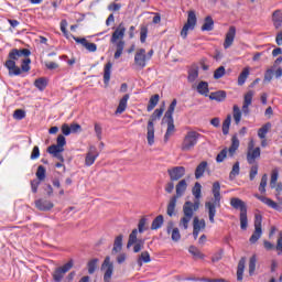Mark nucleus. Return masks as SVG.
<instances>
[{
  "mask_svg": "<svg viewBox=\"0 0 282 282\" xmlns=\"http://www.w3.org/2000/svg\"><path fill=\"white\" fill-rule=\"evenodd\" d=\"M30 54H32V52L28 48H12L9 52L8 61L4 63V66L9 69L10 76H21V68L17 66V61L23 57L28 58Z\"/></svg>",
  "mask_w": 282,
  "mask_h": 282,
  "instance_id": "1",
  "label": "nucleus"
},
{
  "mask_svg": "<svg viewBox=\"0 0 282 282\" xmlns=\"http://www.w3.org/2000/svg\"><path fill=\"white\" fill-rule=\"evenodd\" d=\"M214 199L205 203V208L208 213L210 224L215 223V215H217V208H221V184L215 182L212 187Z\"/></svg>",
  "mask_w": 282,
  "mask_h": 282,
  "instance_id": "2",
  "label": "nucleus"
},
{
  "mask_svg": "<svg viewBox=\"0 0 282 282\" xmlns=\"http://www.w3.org/2000/svg\"><path fill=\"white\" fill-rule=\"evenodd\" d=\"M124 32H127V28H124V24L120 23L110 39V43L116 47V59L120 58V56H122V52H124V41L122 40L124 39Z\"/></svg>",
  "mask_w": 282,
  "mask_h": 282,
  "instance_id": "3",
  "label": "nucleus"
},
{
  "mask_svg": "<svg viewBox=\"0 0 282 282\" xmlns=\"http://www.w3.org/2000/svg\"><path fill=\"white\" fill-rule=\"evenodd\" d=\"M164 113V108L155 109L154 112L151 115L148 126H147V140L149 147H153L155 144V123L162 115Z\"/></svg>",
  "mask_w": 282,
  "mask_h": 282,
  "instance_id": "4",
  "label": "nucleus"
},
{
  "mask_svg": "<svg viewBox=\"0 0 282 282\" xmlns=\"http://www.w3.org/2000/svg\"><path fill=\"white\" fill-rule=\"evenodd\" d=\"M175 107H177V99H173L171 105L169 106L165 115L164 120L167 124L166 132L164 134V142L171 140L172 135L175 134V121L173 120V113L175 112Z\"/></svg>",
  "mask_w": 282,
  "mask_h": 282,
  "instance_id": "5",
  "label": "nucleus"
},
{
  "mask_svg": "<svg viewBox=\"0 0 282 282\" xmlns=\"http://www.w3.org/2000/svg\"><path fill=\"white\" fill-rule=\"evenodd\" d=\"M199 138H202V134L197 131H188L181 144V151L188 152L193 151L195 147H197V142H199Z\"/></svg>",
  "mask_w": 282,
  "mask_h": 282,
  "instance_id": "6",
  "label": "nucleus"
},
{
  "mask_svg": "<svg viewBox=\"0 0 282 282\" xmlns=\"http://www.w3.org/2000/svg\"><path fill=\"white\" fill-rule=\"evenodd\" d=\"M74 268V260H69L62 267L55 268V270L52 272V279L54 282H63V279H65L66 272H69Z\"/></svg>",
  "mask_w": 282,
  "mask_h": 282,
  "instance_id": "7",
  "label": "nucleus"
},
{
  "mask_svg": "<svg viewBox=\"0 0 282 282\" xmlns=\"http://www.w3.org/2000/svg\"><path fill=\"white\" fill-rule=\"evenodd\" d=\"M196 25H197V15L195 14V11H189L187 17V22L184 24L181 31L182 39H186V36H188V31L195 30Z\"/></svg>",
  "mask_w": 282,
  "mask_h": 282,
  "instance_id": "8",
  "label": "nucleus"
},
{
  "mask_svg": "<svg viewBox=\"0 0 282 282\" xmlns=\"http://www.w3.org/2000/svg\"><path fill=\"white\" fill-rule=\"evenodd\" d=\"M101 270L104 273V282H111V276H113V262H111V257L107 256L101 264Z\"/></svg>",
  "mask_w": 282,
  "mask_h": 282,
  "instance_id": "9",
  "label": "nucleus"
},
{
  "mask_svg": "<svg viewBox=\"0 0 282 282\" xmlns=\"http://www.w3.org/2000/svg\"><path fill=\"white\" fill-rule=\"evenodd\" d=\"M197 210H199V200H194V203L187 200L183 205V215H185L186 217L193 218Z\"/></svg>",
  "mask_w": 282,
  "mask_h": 282,
  "instance_id": "10",
  "label": "nucleus"
},
{
  "mask_svg": "<svg viewBox=\"0 0 282 282\" xmlns=\"http://www.w3.org/2000/svg\"><path fill=\"white\" fill-rule=\"evenodd\" d=\"M167 175H170L171 182H177L186 175V167L184 166H174L167 170Z\"/></svg>",
  "mask_w": 282,
  "mask_h": 282,
  "instance_id": "11",
  "label": "nucleus"
},
{
  "mask_svg": "<svg viewBox=\"0 0 282 282\" xmlns=\"http://www.w3.org/2000/svg\"><path fill=\"white\" fill-rule=\"evenodd\" d=\"M134 65L137 69H144L147 67V50L139 48L134 55Z\"/></svg>",
  "mask_w": 282,
  "mask_h": 282,
  "instance_id": "12",
  "label": "nucleus"
},
{
  "mask_svg": "<svg viewBox=\"0 0 282 282\" xmlns=\"http://www.w3.org/2000/svg\"><path fill=\"white\" fill-rule=\"evenodd\" d=\"M235 36H237V28L230 26L225 36L224 47L228 50L235 43Z\"/></svg>",
  "mask_w": 282,
  "mask_h": 282,
  "instance_id": "13",
  "label": "nucleus"
},
{
  "mask_svg": "<svg viewBox=\"0 0 282 282\" xmlns=\"http://www.w3.org/2000/svg\"><path fill=\"white\" fill-rule=\"evenodd\" d=\"M274 69H275V72H274ZM274 75H275V78H281V76H282V68L279 67L276 69L275 66H272L271 68L267 69L265 73H264L263 82L264 83H270L272 80V78H274Z\"/></svg>",
  "mask_w": 282,
  "mask_h": 282,
  "instance_id": "14",
  "label": "nucleus"
},
{
  "mask_svg": "<svg viewBox=\"0 0 282 282\" xmlns=\"http://www.w3.org/2000/svg\"><path fill=\"white\" fill-rule=\"evenodd\" d=\"M98 155L99 153L96 147H90L85 158V165L91 166L94 162H96V160L98 159Z\"/></svg>",
  "mask_w": 282,
  "mask_h": 282,
  "instance_id": "15",
  "label": "nucleus"
},
{
  "mask_svg": "<svg viewBox=\"0 0 282 282\" xmlns=\"http://www.w3.org/2000/svg\"><path fill=\"white\" fill-rule=\"evenodd\" d=\"M74 41L83 45L88 52H96L98 50V45L96 43L88 42L85 37H76L73 36Z\"/></svg>",
  "mask_w": 282,
  "mask_h": 282,
  "instance_id": "16",
  "label": "nucleus"
},
{
  "mask_svg": "<svg viewBox=\"0 0 282 282\" xmlns=\"http://www.w3.org/2000/svg\"><path fill=\"white\" fill-rule=\"evenodd\" d=\"M259 158H261V148H254V150L247 151L248 164H254Z\"/></svg>",
  "mask_w": 282,
  "mask_h": 282,
  "instance_id": "17",
  "label": "nucleus"
},
{
  "mask_svg": "<svg viewBox=\"0 0 282 282\" xmlns=\"http://www.w3.org/2000/svg\"><path fill=\"white\" fill-rule=\"evenodd\" d=\"M256 199H259L262 202V204H265V206H269L270 208H273V210H280L281 207H279V204L276 202L272 200L271 198H268L265 196L254 194Z\"/></svg>",
  "mask_w": 282,
  "mask_h": 282,
  "instance_id": "18",
  "label": "nucleus"
},
{
  "mask_svg": "<svg viewBox=\"0 0 282 282\" xmlns=\"http://www.w3.org/2000/svg\"><path fill=\"white\" fill-rule=\"evenodd\" d=\"M35 207L37 208V210L47 212V210H52V208H54V203H52L47 199H37V200H35Z\"/></svg>",
  "mask_w": 282,
  "mask_h": 282,
  "instance_id": "19",
  "label": "nucleus"
},
{
  "mask_svg": "<svg viewBox=\"0 0 282 282\" xmlns=\"http://www.w3.org/2000/svg\"><path fill=\"white\" fill-rule=\"evenodd\" d=\"M230 204L232 208L239 209L240 213H248V207L246 206V203L240 198H237V197L231 198Z\"/></svg>",
  "mask_w": 282,
  "mask_h": 282,
  "instance_id": "20",
  "label": "nucleus"
},
{
  "mask_svg": "<svg viewBox=\"0 0 282 282\" xmlns=\"http://www.w3.org/2000/svg\"><path fill=\"white\" fill-rule=\"evenodd\" d=\"M208 169V162L202 161L195 170V178L202 180L204 177V173H206V170Z\"/></svg>",
  "mask_w": 282,
  "mask_h": 282,
  "instance_id": "21",
  "label": "nucleus"
},
{
  "mask_svg": "<svg viewBox=\"0 0 282 282\" xmlns=\"http://www.w3.org/2000/svg\"><path fill=\"white\" fill-rule=\"evenodd\" d=\"M187 188H188V183H186V180H181L176 184V195H174V197L180 199V197H182L184 193H186Z\"/></svg>",
  "mask_w": 282,
  "mask_h": 282,
  "instance_id": "22",
  "label": "nucleus"
},
{
  "mask_svg": "<svg viewBox=\"0 0 282 282\" xmlns=\"http://www.w3.org/2000/svg\"><path fill=\"white\" fill-rule=\"evenodd\" d=\"M65 144H67V140L65 139V135L59 134L57 137V144H52L51 147H48V149H52L53 151H56V150L65 151V148H64Z\"/></svg>",
  "mask_w": 282,
  "mask_h": 282,
  "instance_id": "23",
  "label": "nucleus"
},
{
  "mask_svg": "<svg viewBox=\"0 0 282 282\" xmlns=\"http://www.w3.org/2000/svg\"><path fill=\"white\" fill-rule=\"evenodd\" d=\"M214 29H215V21L213 20V17L207 15L205 18V22L202 25L200 30L202 32H213Z\"/></svg>",
  "mask_w": 282,
  "mask_h": 282,
  "instance_id": "24",
  "label": "nucleus"
},
{
  "mask_svg": "<svg viewBox=\"0 0 282 282\" xmlns=\"http://www.w3.org/2000/svg\"><path fill=\"white\" fill-rule=\"evenodd\" d=\"M272 21L275 30H282V12L280 10L273 12Z\"/></svg>",
  "mask_w": 282,
  "mask_h": 282,
  "instance_id": "25",
  "label": "nucleus"
},
{
  "mask_svg": "<svg viewBox=\"0 0 282 282\" xmlns=\"http://www.w3.org/2000/svg\"><path fill=\"white\" fill-rule=\"evenodd\" d=\"M246 270V257H242L238 262L237 281H243V271Z\"/></svg>",
  "mask_w": 282,
  "mask_h": 282,
  "instance_id": "26",
  "label": "nucleus"
},
{
  "mask_svg": "<svg viewBox=\"0 0 282 282\" xmlns=\"http://www.w3.org/2000/svg\"><path fill=\"white\" fill-rule=\"evenodd\" d=\"M113 67V64L111 62H108L104 67V83L105 85H109V82L111 80V68Z\"/></svg>",
  "mask_w": 282,
  "mask_h": 282,
  "instance_id": "27",
  "label": "nucleus"
},
{
  "mask_svg": "<svg viewBox=\"0 0 282 282\" xmlns=\"http://www.w3.org/2000/svg\"><path fill=\"white\" fill-rule=\"evenodd\" d=\"M124 236L122 235H119L115 238V241H113V248H112V251H111V254H118V252H121L122 250V239H123Z\"/></svg>",
  "mask_w": 282,
  "mask_h": 282,
  "instance_id": "28",
  "label": "nucleus"
},
{
  "mask_svg": "<svg viewBox=\"0 0 282 282\" xmlns=\"http://www.w3.org/2000/svg\"><path fill=\"white\" fill-rule=\"evenodd\" d=\"M127 102H129V94H126L119 101L116 113H124L127 111Z\"/></svg>",
  "mask_w": 282,
  "mask_h": 282,
  "instance_id": "29",
  "label": "nucleus"
},
{
  "mask_svg": "<svg viewBox=\"0 0 282 282\" xmlns=\"http://www.w3.org/2000/svg\"><path fill=\"white\" fill-rule=\"evenodd\" d=\"M209 100H216L217 102H224L226 100V91L218 90L215 93H210Z\"/></svg>",
  "mask_w": 282,
  "mask_h": 282,
  "instance_id": "30",
  "label": "nucleus"
},
{
  "mask_svg": "<svg viewBox=\"0 0 282 282\" xmlns=\"http://www.w3.org/2000/svg\"><path fill=\"white\" fill-rule=\"evenodd\" d=\"M177 199L178 198L176 196L171 197L166 209L169 217H173V215H175V206H177Z\"/></svg>",
  "mask_w": 282,
  "mask_h": 282,
  "instance_id": "31",
  "label": "nucleus"
},
{
  "mask_svg": "<svg viewBox=\"0 0 282 282\" xmlns=\"http://www.w3.org/2000/svg\"><path fill=\"white\" fill-rule=\"evenodd\" d=\"M272 129V123L267 122L258 130V138L260 140H265V135H268L269 131Z\"/></svg>",
  "mask_w": 282,
  "mask_h": 282,
  "instance_id": "32",
  "label": "nucleus"
},
{
  "mask_svg": "<svg viewBox=\"0 0 282 282\" xmlns=\"http://www.w3.org/2000/svg\"><path fill=\"white\" fill-rule=\"evenodd\" d=\"M162 226H164V216L159 215L153 219L151 230H160Z\"/></svg>",
  "mask_w": 282,
  "mask_h": 282,
  "instance_id": "33",
  "label": "nucleus"
},
{
  "mask_svg": "<svg viewBox=\"0 0 282 282\" xmlns=\"http://www.w3.org/2000/svg\"><path fill=\"white\" fill-rule=\"evenodd\" d=\"M138 265L142 267V263H151V254L149 251H143L137 260Z\"/></svg>",
  "mask_w": 282,
  "mask_h": 282,
  "instance_id": "34",
  "label": "nucleus"
},
{
  "mask_svg": "<svg viewBox=\"0 0 282 282\" xmlns=\"http://www.w3.org/2000/svg\"><path fill=\"white\" fill-rule=\"evenodd\" d=\"M248 76H250V68L246 67L242 69L240 75L238 76V85H246V80H248Z\"/></svg>",
  "mask_w": 282,
  "mask_h": 282,
  "instance_id": "35",
  "label": "nucleus"
},
{
  "mask_svg": "<svg viewBox=\"0 0 282 282\" xmlns=\"http://www.w3.org/2000/svg\"><path fill=\"white\" fill-rule=\"evenodd\" d=\"M160 102V95H153L150 100H149V105L147 107V111H152L155 109V107H158V104Z\"/></svg>",
  "mask_w": 282,
  "mask_h": 282,
  "instance_id": "36",
  "label": "nucleus"
},
{
  "mask_svg": "<svg viewBox=\"0 0 282 282\" xmlns=\"http://www.w3.org/2000/svg\"><path fill=\"white\" fill-rule=\"evenodd\" d=\"M34 86H35L36 89H39L40 91H44L45 87H47V78H45V77H40V78L35 79Z\"/></svg>",
  "mask_w": 282,
  "mask_h": 282,
  "instance_id": "37",
  "label": "nucleus"
},
{
  "mask_svg": "<svg viewBox=\"0 0 282 282\" xmlns=\"http://www.w3.org/2000/svg\"><path fill=\"white\" fill-rule=\"evenodd\" d=\"M196 89L200 94V96H208V93L210 91L206 82L198 83Z\"/></svg>",
  "mask_w": 282,
  "mask_h": 282,
  "instance_id": "38",
  "label": "nucleus"
},
{
  "mask_svg": "<svg viewBox=\"0 0 282 282\" xmlns=\"http://www.w3.org/2000/svg\"><path fill=\"white\" fill-rule=\"evenodd\" d=\"M197 78H199V69H197V67L191 68L188 70V83H195V80H197Z\"/></svg>",
  "mask_w": 282,
  "mask_h": 282,
  "instance_id": "39",
  "label": "nucleus"
},
{
  "mask_svg": "<svg viewBox=\"0 0 282 282\" xmlns=\"http://www.w3.org/2000/svg\"><path fill=\"white\" fill-rule=\"evenodd\" d=\"M230 122H232V116L228 115L223 122V133L224 135H228L230 131Z\"/></svg>",
  "mask_w": 282,
  "mask_h": 282,
  "instance_id": "40",
  "label": "nucleus"
},
{
  "mask_svg": "<svg viewBox=\"0 0 282 282\" xmlns=\"http://www.w3.org/2000/svg\"><path fill=\"white\" fill-rule=\"evenodd\" d=\"M134 243H138V229H133L129 235L127 248H131Z\"/></svg>",
  "mask_w": 282,
  "mask_h": 282,
  "instance_id": "41",
  "label": "nucleus"
},
{
  "mask_svg": "<svg viewBox=\"0 0 282 282\" xmlns=\"http://www.w3.org/2000/svg\"><path fill=\"white\" fill-rule=\"evenodd\" d=\"M138 232L142 234L147 230H149V224H148V219L147 217H142L140 220H139V224H138Z\"/></svg>",
  "mask_w": 282,
  "mask_h": 282,
  "instance_id": "42",
  "label": "nucleus"
},
{
  "mask_svg": "<svg viewBox=\"0 0 282 282\" xmlns=\"http://www.w3.org/2000/svg\"><path fill=\"white\" fill-rule=\"evenodd\" d=\"M192 193L195 197V202H199V199L202 198V184L195 183Z\"/></svg>",
  "mask_w": 282,
  "mask_h": 282,
  "instance_id": "43",
  "label": "nucleus"
},
{
  "mask_svg": "<svg viewBox=\"0 0 282 282\" xmlns=\"http://www.w3.org/2000/svg\"><path fill=\"white\" fill-rule=\"evenodd\" d=\"M63 151L65 150H52L51 148H47V153H50L51 155H53V158H56L57 160H59V162H65V158H63Z\"/></svg>",
  "mask_w": 282,
  "mask_h": 282,
  "instance_id": "44",
  "label": "nucleus"
},
{
  "mask_svg": "<svg viewBox=\"0 0 282 282\" xmlns=\"http://www.w3.org/2000/svg\"><path fill=\"white\" fill-rule=\"evenodd\" d=\"M240 228L247 230L248 228V212L240 213Z\"/></svg>",
  "mask_w": 282,
  "mask_h": 282,
  "instance_id": "45",
  "label": "nucleus"
},
{
  "mask_svg": "<svg viewBox=\"0 0 282 282\" xmlns=\"http://www.w3.org/2000/svg\"><path fill=\"white\" fill-rule=\"evenodd\" d=\"M87 268H88V274H94V272H96V269L98 268V258L91 259L87 263Z\"/></svg>",
  "mask_w": 282,
  "mask_h": 282,
  "instance_id": "46",
  "label": "nucleus"
},
{
  "mask_svg": "<svg viewBox=\"0 0 282 282\" xmlns=\"http://www.w3.org/2000/svg\"><path fill=\"white\" fill-rule=\"evenodd\" d=\"M257 270V256H252L249 260V275L252 276Z\"/></svg>",
  "mask_w": 282,
  "mask_h": 282,
  "instance_id": "47",
  "label": "nucleus"
},
{
  "mask_svg": "<svg viewBox=\"0 0 282 282\" xmlns=\"http://www.w3.org/2000/svg\"><path fill=\"white\" fill-rule=\"evenodd\" d=\"M195 227L198 228V231L204 230V228H206V220H204V219L199 220V218L195 217L194 221H193L194 230H195Z\"/></svg>",
  "mask_w": 282,
  "mask_h": 282,
  "instance_id": "48",
  "label": "nucleus"
},
{
  "mask_svg": "<svg viewBox=\"0 0 282 282\" xmlns=\"http://www.w3.org/2000/svg\"><path fill=\"white\" fill-rule=\"evenodd\" d=\"M232 111H234V120L236 124H239V122H241V109L239 108V106L235 105L232 108Z\"/></svg>",
  "mask_w": 282,
  "mask_h": 282,
  "instance_id": "49",
  "label": "nucleus"
},
{
  "mask_svg": "<svg viewBox=\"0 0 282 282\" xmlns=\"http://www.w3.org/2000/svg\"><path fill=\"white\" fill-rule=\"evenodd\" d=\"M189 254H193L196 259H204V253L197 249L195 246H191L188 249Z\"/></svg>",
  "mask_w": 282,
  "mask_h": 282,
  "instance_id": "50",
  "label": "nucleus"
},
{
  "mask_svg": "<svg viewBox=\"0 0 282 282\" xmlns=\"http://www.w3.org/2000/svg\"><path fill=\"white\" fill-rule=\"evenodd\" d=\"M31 63H32V59H30V57H24L23 59H22V64H21V72H30V69H31V67H30V65H31Z\"/></svg>",
  "mask_w": 282,
  "mask_h": 282,
  "instance_id": "51",
  "label": "nucleus"
},
{
  "mask_svg": "<svg viewBox=\"0 0 282 282\" xmlns=\"http://www.w3.org/2000/svg\"><path fill=\"white\" fill-rule=\"evenodd\" d=\"M265 186H268V174H263L259 185V192L263 195L265 194Z\"/></svg>",
  "mask_w": 282,
  "mask_h": 282,
  "instance_id": "52",
  "label": "nucleus"
},
{
  "mask_svg": "<svg viewBox=\"0 0 282 282\" xmlns=\"http://www.w3.org/2000/svg\"><path fill=\"white\" fill-rule=\"evenodd\" d=\"M252 98H254V90L247 91L243 97V105H248L250 107V105H252Z\"/></svg>",
  "mask_w": 282,
  "mask_h": 282,
  "instance_id": "53",
  "label": "nucleus"
},
{
  "mask_svg": "<svg viewBox=\"0 0 282 282\" xmlns=\"http://www.w3.org/2000/svg\"><path fill=\"white\" fill-rule=\"evenodd\" d=\"M226 76V67L220 66L214 72L215 80H219V78H224Z\"/></svg>",
  "mask_w": 282,
  "mask_h": 282,
  "instance_id": "54",
  "label": "nucleus"
},
{
  "mask_svg": "<svg viewBox=\"0 0 282 282\" xmlns=\"http://www.w3.org/2000/svg\"><path fill=\"white\" fill-rule=\"evenodd\" d=\"M262 229H254V232L251 235L249 241L250 243H257L261 239Z\"/></svg>",
  "mask_w": 282,
  "mask_h": 282,
  "instance_id": "55",
  "label": "nucleus"
},
{
  "mask_svg": "<svg viewBox=\"0 0 282 282\" xmlns=\"http://www.w3.org/2000/svg\"><path fill=\"white\" fill-rule=\"evenodd\" d=\"M45 173H46L45 166L39 165L35 175L40 182H43L45 180Z\"/></svg>",
  "mask_w": 282,
  "mask_h": 282,
  "instance_id": "56",
  "label": "nucleus"
},
{
  "mask_svg": "<svg viewBox=\"0 0 282 282\" xmlns=\"http://www.w3.org/2000/svg\"><path fill=\"white\" fill-rule=\"evenodd\" d=\"M191 219L193 218L184 215V217H182L180 220V224H178L180 228H184V230H188V224H191Z\"/></svg>",
  "mask_w": 282,
  "mask_h": 282,
  "instance_id": "57",
  "label": "nucleus"
},
{
  "mask_svg": "<svg viewBox=\"0 0 282 282\" xmlns=\"http://www.w3.org/2000/svg\"><path fill=\"white\" fill-rule=\"evenodd\" d=\"M239 171H240L239 162H236L232 166L230 174H229V180H231V181L235 180V177L237 175H239Z\"/></svg>",
  "mask_w": 282,
  "mask_h": 282,
  "instance_id": "58",
  "label": "nucleus"
},
{
  "mask_svg": "<svg viewBox=\"0 0 282 282\" xmlns=\"http://www.w3.org/2000/svg\"><path fill=\"white\" fill-rule=\"evenodd\" d=\"M263 221V216L261 214L254 215V230H261V224Z\"/></svg>",
  "mask_w": 282,
  "mask_h": 282,
  "instance_id": "59",
  "label": "nucleus"
},
{
  "mask_svg": "<svg viewBox=\"0 0 282 282\" xmlns=\"http://www.w3.org/2000/svg\"><path fill=\"white\" fill-rule=\"evenodd\" d=\"M228 156V149H223L216 156V162L221 163Z\"/></svg>",
  "mask_w": 282,
  "mask_h": 282,
  "instance_id": "60",
  "label": "nucleus"
},
{
  "mask_svg": "<svg viewBox=\"0 0 282 282\" xmlns=\"http://www.w3.org/2000/svg\"><path fill=\"white\" fill-rule=\"evenodd\" d=\"M259 173V166L258 165H252L249 172V180L250 182H253L254 177H257Z\"/></svg>",
  "mask_w": 282,
  "mask_h": 282,
  "instance_id": "61",
  "label": "nucleus"
},
{
  "mask_svg": "<svg viewBox=\"0 0 282 282\" xmlns=\"http://www.w3.org/2000/svg\"><path fill=\"white\" fill-rule=\"evenodd\" d=\"M276 180H279V172L273 171L271 174V180H270L271 188H276Z\"/></svg>",
  "mask_w": 282,
  "mask_h": 282,
  "instance_id": "62",
  "label": "nucleus"
},
{
  "mask_svg": "<svg viewBox=\"0 0 282 282\" xmlns=\"http://www.w3.org/2000/svg\"><path fill=\"white\" fill-rule=\"evenodd\" d=\"M14 120H23L25 118V110L18 109L13 113Z\"/></svg>",
  "mask_w": 282,
  "mask_h": 282,
  "instance_id": "63",
  "label": "nucleus"
},
{
  "mask_svg": "<svg viewBox=\"0 0 282 282\" xmlns=\"http://www.w3.org/2000/svg\"><path fill=\"white\" fill-rule=\"evenodd\" d=\"M172 241H180L182 239V235L180 234V229L178 228H174L172 230Z\"/></svg>",
  "mask_w": 282,
  "mask_h": 282,
  "instance_id": "64",
  "label": "nucleus"
}]
</instances>
